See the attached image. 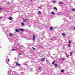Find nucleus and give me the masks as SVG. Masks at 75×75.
Masks as SVG:
<instances>
[{
  "mask_svg": "<svg viewBox=\"0 0 75 75\" xmlns=\"http://www.w3.org/2000/svg\"><path fill=\"white\" fill-rule=\"evenodd\" d=\"M12 51H16V50L15 49H13L12 50Z\"/></svg>",
  "mask_w": 75,
  "mask_h": 75,
  "instance_id": "5701e85b",
  "label": "nucleus"
},
{
  "mask_svg": "<svg viewBox=\"0 0 75 75\" xmlns=\"http://www.w3.org/2000/svg\"><path fill=\"white\" fill-rule=\"evenodd\" d=\"M54 9H55V10H57V11H58V9H57V8L56 7L54 8Z\"/></svg>",
  "mask_w": 75,
  "mask_h": 75,
  "instance_id": "f3484780",
  "label": "nucleus"
},
{
  "mask_svg": "<svg viewBox=\"0 0 75 75\" xmlns=\"http://www.w3.org/2000/svg\"><path fill=\"white\" fill-rule=\"evenodd\" d=\"M35 35H33V41H35Z\"/></svg>",
  "mask_w": 75,
  "mask_h": 75,
  "instance_id": "f257e3e1",
  "label": "nucleus"
},
{
  "mask_svg": "<svg viewBox=\"0 0 75 75\" xmlns=\"http://www.w3.org/2000/svg\"><path fill=\"white\" fill-rule=\"evenodd\" d=\"M9 60H10L9 59H8V62H9Z\"/></svg>",
  "mask_w": 75,
  "mask_h": 75,
  "instance_id": "c756f323",
  "label": "nucleus"
},
{
  "mask_svg": "<svg viewBox=\"0 0 75 75\" xmlns=\"http://www.w3.org/2000/svg\"><path fill=\"white\" fill-rule=\"evenodd\" d=\"M27 20H28V19H23V22L24 23H25V21H27Z\"/></svg>",
  "mask_w": 75,
  "mask_h": 75,
  "instance_id": "39448f33",
  "label": "nucleus"
},
{
  "mask_svg": "<svg viewBox=\"0 0 75 75\" xmlns=\"http://www.w3.org/2000/svg\"><path fill=\"white\" fill-rule=\"evenodd\" d=\"M71 10H72V11H75V9H71Z\"/></svg>",
  "mask_w": 75,
  "mask_h": 75,
  "instance_id": "6ab92c4d",
  "label": "nucleus"
},
{
  "mask_svg": "<svg viewBox=\"0 0 75 75\" xmlns=\"http://www.w3.org/2000/svg\"><path fill=\"white\" fill-rule=\"evenodd\" d=\"M41 8V6H39L38 7V8Z\"/></svg>",
  "mask_w": 75,
  "mask_h": 75,
  "instance_id": "cd10ccee",
  "label": "nucleus"
},
{
  "mask_svg": "<svg viewBox=\"0 0 75 75\" xmlns=\"http://www.w3.org/2000/svg\"><path fill=\"white\" fill-rule=\"evenodd\" d=\"M2 9H3V8H0V11L1 10H2Z\"/></svg>",
  "mask_w": 75,
  "mask_h": 75,
  "instance_id": "4be33fe9",
  "label": "nucleus"
},
{
  "mask_svg": "<svg viewBox=\"0 0 75 75\" xmlns=\"http://www.w3.org/2000/svg\"><path fill=\"white\" fill-rule=\"evenodd\" d=\"M66 57H67V58H68V57H69V55H67Z\"/></svg>",
  "mask_w": 75,
  "mask_h": 75,
  "instance_id": "bb28decb",
  "label": "nucleus"
},
{
  "mask_svg": "<svg viewBox=\"0 0 75 75\" xmlns=\"http://www.w3.org/2000/svg\"><path fill=\"white\" fill-rule=\"evenodd\" d=\"M69 43H71V41L69 40Z\"/></svg>",
  "mask_w": 75,
  "mask_h": 75,
  "instance_id": "b1692460",
  "label": "nucleus"
},
{
  "mask_svg": "<svg viewBox=\"0 0 75 75\" xmlns=\"http://www.w3.org/2000/svg\"><path fill=\"white\" fill-rule=\"evenodd\" d=\"M61 72H63V73H64V70H61Z\"/></svg>",
  "mask_w": 75,
  "mask_h": 75,
  "instance_id": "412c9836",
  "label": "nucleus"
},
{
  "mask_svg": "<svg viewBox=\"0 0 75 75\" xmlns=\"http://www.w3.org/2000/svg\"><path fill=\"white\" fill-rule=\"evenodd\" d=\"M45 60V58H42L41 59V61H44Z\"/></svg>",
  "mask_w": 75,
  "mask_h": 75,
  "instance_id": "423d86ee",
  "label": "nucleus"
},
{
  "mask_svg": "<svg viewBox=\"0 0 75 75\" xmlns=\"http://www.w3.org/2000/svg\"><path fill=\"white\" fill-rule=\"evenodd\" d=\"M55 61H53V62L52 63V64H54V63H55Z\"/></svg>",
  "mask_w": 75,
  "mask_h": 75,
  "instance_id": "a211bd4d",
  "label": "nucleus"
},
{
  "mask_svg": "<svg viewBox=\"0 0 75 75\" xmlns=\"http://www.w3.org/2000/svg\"><path fill=\"white\" fill-rule=\"evenodd\" d=\"M8 20H13V18H12V17H9V18H8Z\"/></svg>",
  "mask_w": 75,
  "mask_h": 75,
  "instance_id": "f03ea898",
  "label": "nucleus"
},
{
  "mask_svg": "<svg viewBox=\"0 0 75 75\" xmlns=\"http://www.w3.org/2000/svg\"><path fill=\"white\" fill-rule=\"evenodd\" d=\"M53 3H55V1H53Z\"/></svg>",
  "mask_w": 75,
  "mask_h": 75,
  "instance_id": "c85d7f7f",
  "label": "nucleus"
},
{
  "mask_svg": "<svg viewBox=\"0 0 75 75\" xmlns=\"http://www.w3.org/2000/svg\"><path fill=\"white\" fill-rule=\"evenodd\" d=\"M19 30H20L21 31H24V29H19Z\"/></svg>",
  "mask_w": 75,
  "mask_h": 75,
  "instance_id": "9d476101",
  "label": "nucleus"
},
{
  "mask_svg": "<svg viewBox=\"0 0 75 75\" xmlns=\"http://www.w3.org/2000/svg\"><path fill=\"white\" fill-rule=\"evenodd\" d=\"M46 61H47V62H48V61H47V60H46Z\"/></svg>",
  "mask_w": 75,
  "mask_h": 75,
  "instance_id": "72a5a7b5",
  "label": "nucleus"
},
{
  "mask_svg": "<svg viewBox=\"0 0 75 75\" xmlns=\"http://www.w3.org/2000/svg\"><path fill=\"white\" fill-rule=\"evenodd\" d=\"M8 4H10V2H8Z\"/></svg>",
  "mask_w": 75,
  "mask_h": 75,
  "instance_id": "2f4dec72",
  "label": "nucleus"
},
{
  "mask_svg": "<svg viewBox=\"0 0 75 75\" xmlns=\"http://www.w3.org/2000/svg\"><path fill=\"white\" fill-rule=\"evenodd\" d=\"M33 50H35V49L33 47Z\"/></svg>",
  "mask_w": 75,
  "mask_h": 75,
  "instance_id": "393cba45",
  "label": "nucleus"
},
{
  "mask_svg": "<svg viewBox=\"0 0 75 75\" xmlns=\"http://www.w3.org/2000/svg\"><path fill=\"white\" fill-rule=\"evenodd\" d=\"M51 14H52V15L55 14V12L54 11H52L50 13Z\"/></svg>",
  "mask_w": 75,
  "mask_h": 75,
  "instance_id": "0eeeda50",
  "label": "nucleus"
},
{
  "mask_svg": "<svg viewBox=\"0 0 75 75\" xmlns=\"http://www.w3.org/2000/svg\"><path fill=\"white\" fill-rule=\"evenodd\" d=\"M62 35H63V36H64L65 35H66V34H65V33H63L62 34Z\"/></svg>",
  "mask_w": 75,
  "mask_h": 75,
  "instance_id": "ddd939ff",
  "label": "nucleus"
},
{
  "mask_svg": "<svg viewBox=\"0 0 75 75\" xmlns=\"http://www.w3.org/2000/svg\"><path fill=\"white\" fill-rule=\"evenodd\" d=\"M68 45V47H69V48H70V47H71V44H69Z\"/></svg>",
  "mask_w": 75,
  "mask_h": 75,
  "instance_id": "2eb2a0df",
  "label": "nucleus"
},
{
  "mask_svg": "<svg viewBox=\"0 0 75 75\" xmlns=\"http://www.w3.org/2000/svg\"><path fill=\"white\" fill-rule=\"evenodd\" d=\"M41 67H40L39 68V69H41Z\"/></svg>",
  "mask_w": 75,
  "mask_h": 75,
  "instance_id": "f704fd0d",
  "label": "nucleus"
},
{
  "mask_svg": "<svg viewBox=\"0 0 75 75\" xmlns=\"http://www.w3.org/2000/svg\"><path fill=\"white\" fill-rule=\"evenodd\" d=\"M74 29H75V27H74Z\"/></svg>",
  "mask_w": 75,
  "mask_h": 75,
  "instance_id": "e433bc0d",
  "label": "nucleus"
},
{
  "mask_svg": "<svg viewBox=\"0 0 75 75\" xmlns=\"http://www.w3.org/2000/svg\"><path fill=\"white\" fill-rule=\"evenodd\" d=\"M64 3L62 2H60L59 3V4H63Z\"/></svg>",
  "mask_w": 75,
  "mask_h": 75,
  "instance_id": "1a4fd4ad",
  "label": "nucleus"
},
{
  "mask_svg": "<svg viewBox=\"0 0 75 75\" xmlns=\"http://www.w3.org/2000/svg\"><path fill=\"white\" fill-rule=\"evenodd\" d=\"M16 32H19V30H18L17 29H16Z\"/></svg>",
  "mask_w": 75,
  "mask_h": 75,
  "instance_id": "f8f14e48",
  "label": "nucleus"
},
{
  "mask_svg": "<svg viewBox=\"0 0 75 75\" xmlns=\"http://www.w3.org/2000/svg\"><path fill=\"white\" fill-rule=\"evenodd\" d=\"M73 52H72L71 53H70V55L71 56V55H72V53Z\"/></svg>",
  "mask_w": 75,
  "mask_h": 75,
  "instance_id": "aec40b11",
  "label": "nucleus"
},
{
  "mask_svg": "<svg viewBox=\"0 0 75 75\" xmlns=\"http://www.w3.org/2000/svg\"><path fill=\"white\" fill-rule=\"evenodd\" d=\"M30 0V1H32V0Z\"/></svg>",
  "mask_w": 75,
  "mask_h": 75,
  "instance_id": "c9c22d12",
  "label": "nucleus"
},
{
  "mask_svg": "<svg viewBox=\"0 0 75 75\" xmlns=\"http://www.w3.org/2000/svg\"><path fill=\"white\" fill-rule=\"evenodd\" d=\"M62 60H64V59H65V58H62Z\"/></svg>",
  "mask_w": 75,
  "mask_h": 75,
  "instance_id": "a878e982",
  "label": "nucleus"
},
{
  "mask_svg": "<svg viewBox=\"0 0 75 75\" xmlns=\"http://www.w3.org/2000/svg\"><path fill=\"white\" fill-rule=\"evenodd\" d=\"M54 65L55 67H58V65L57 64L55 63L54 64Z\"/></svg>",
  "mask_w": 75,
  "mask_h": 75,
  "instance_id": "9b49d317",
  "label": "nucleus"
},
{
  "mask_svg": "<svg viewBox=\"0 0 75 75\" xmlns=\"http://www.w3.org/2000/svg\"><path fill=\"white\" fill-rule=\"evenodd\" d=\"M38 13L39 14H41V12L40 11H38Z\"/></svg>",
  "mask_w": 75,
  "mask_h": 75,
  "instance_id": "4468645a",
  "label": "nucleus"
},
{
  "mask_svg": "<svg viewBox=\"0 0 75 75\" xmlns=\"http://www.w3.org/2000/svg\"><path fill=\"white\" fill-rule=\"evenodd\" d=\"M18 55H21V53L19 54H18Z\"/></svg>",
  "mask_w": 75,
  "mask_h": 75,
  "instance_id": "7c9ffc66",
  "label": "nucleus"
},
{
  "mask_svg": "<svg viewBox=\"0 0 75 75\" xmlns=\"http://www.w3.org/2000/svg\"><path fill=\"white\" fill-rule=\"evenodd\" d=\"M15 34H13L12 33H10L9 34V36H13V35H14Z\"/></svg>",
  "mask_w": 75,
  "mask_h": 75,
  "instance_id": "7ed1b4c3",
  "label": "nucleus"
},
{
  "mask_svg": "<svg viewBox=\"0 0 75 75\" xmlns=\"http://www.w3.org/2000/svg\"><path fill=\"white\" fill-rule=\"evenodd\" d=\"M50 30H53V28H52V27H50Z\"/></svg>",
  "mask_w": 75,
  "mask_h": 75,
  "instance_id": "6e6552de",
  "label": "nucleus"
},
{
  "mask_svg": "<svg viewBox=\"0 0 75 75\" xmlns=\"http://www.w3.org/2000/svg\"><path fill=\"white\" fill-rule=\"evenodd\" d=\"M1 17H0V19H1Z\"/></svg>",
  "mask_w": 75,
  "mask_h": 75,
  "instance_id": "473e14b6",
  "label": "nucleus"
},
{
  "mask_svg": "<svg viewBox=\"0 0 75 75\" xmlns=\"http://www.w3.org/2000/svg\"><path fill=\"white\" fill-rule=\"evenodd\" d=\"M21 24H22V25H24V23H23L22 22L21 23Z\"/></svg>",
  "mask_w": 75,
  "mask_h": 75,
  "instance_id": "dca6fc26",
  "label": "nucleus"
},
{
  "mask_svg": "<svg viewBox=\"0 0 75 75\" xmlns=\"http://www.w3.org/2000/svg\"><path fill=\"white\" fill-rule=\"evenodd\" d=\"M16 65H18V66H20V65H21L19 63H18L17 62H16Z\"/></svg>",
  "mask_w": 75,
  "mask_h": 75,
  "instance_id": "20e7f679",
  "label": "nucleus"
}]
</instances>
